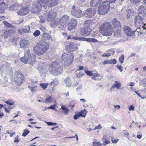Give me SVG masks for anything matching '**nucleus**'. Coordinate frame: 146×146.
<instances>
[{
	"instance_id": "1",
	"label": "nucleus",
	"mask_w": 146,
	"mask_h": 146,
	"mask_svg": "<svg viewBox=\"0 0 146 146\" xmlns=\"http://www.w3.org/2000/svg\"><path fill=\"white\" fill-rule=\"evenodd\" d=\"M112 24L113 27V29L111 23L109 22H105L100 26V32L103 35L110 36L111 35L113 31L114 32L119 33L121 30V25L120 23L116 19H113Z\"/></svg>"
},
{
	"instance_id": "2",
	"label": "nucleus",
	"mask_w": 146,
	"mask_h": 146,
	"mask_svg": "<svg viewBox=\"0 0 146 146\" xmlns=\"http://www.w3.org/2000/svg\"><path fill=\"white\" fill-rule=\"evenodd\" d=\"M49 47V43L44 41H41L35 46L33 51L36 54L41 55L45 53Z\"/></svg>"
},
{
	"instance_id": "3",
	"label": "nucleus",
	"mask_w": 146,
	"mask_h": 146,
	"mask_svg": "<svg viewBox=\"0 0 146 146\" xmlns=\"http://www.w3.org/2000/svg\"><path fill=\"white\" fill-rule=\"evenodd\" d=\"M142 17L140 15L136 16L135 19V26L138 27L136 29H139L140 31L139 34L141 35H143L146 32V24H143V19Z\"/></svg>"
},
{
	"instance_id": "4",
	"label": "nucleus",
	"mask_w": 146,
	"mask_h": 146,
	"mask_svg": "<svg viewBox=\"0 0 146 146\" xmlns=\"http://www.w3.org/2000/svg\"><path fill=\"white\" fill-rule=\"evenodd\" d=\"M48 70L52 74L58 75L63 72V68L57 62H53L49 66Z\"/></svg>"
},
{
	"instance_id": "5",
	"label": "nucleus",
	"mask_w": 146,
	"mask_h": 146,
	"mask_svg": "<svg viewBox=\"0 0 146 146\" xmlns=\"http://www.w3.org/2000/svg\"><path fill=\"white\" fill-rule=\"evenodd\" d=\"M35 56L30 54V50L28 49L25 52L24 56L21 57L20 60L25 64L28 62L29 64H32L35 61Z\"/></svg>"
},
{
	"instance_id": "6",
	"label": "nucleus",
	"mask_w": 146,
	"mask_h": 146,
	"mask_svg": "<svg viewBox=\"0 0 146 146\" xmlns=\"http://www.w3.org/2000/svg\"><path fill=\"white\" fill-rule=\"evenodd\" d=\"M98 9V14L104 15L107 14L110 9V5L109 3L107 1H104L100 3Z\"/></svg>"
},
{
	"instance_id": "7",
	"label": "nucleus",
	"mask_w": 146,
	"mask_h": 146,
	"mask_svg": "<svg viewBox=\"0 0 146 146\" xmlns=\"http://www.w3.org/2000/svg\"><path fill=\"white\" fill-rule=\"evenodd\" d=\"M139 29H136L135 31H132L128 26H125L123 28V30L126 35L129 36H134L135 35L140 36L139 31Z\"/></svg>"
},
{
	"instance_id": "8",
	"label": "nucleus",
	"mask_w": 146,
	"mask_h": 146,
	"mask_svg": "<svg viewBox=\"0 0 146 146\" xmlns=\"http://www.w3.org/2000/svg\"><path fill=\"white\" fill-rule=\"evenodd\" d=\"M70 17L66 15H64L59 19L58 28L62 30L66 26L69 20Z\"/></svg>"
},
{
	"instance_id": "9",
	"label": "nucleus",
	"mask_w": 146,
	"mask_h": 146,
	"mask_svg": "<svg viewBox=\"0 0 146 146\" xmlns=\"http://www.w3.org/2000/svg\"><path fill=\"white\" fill-rule=\"evenodd\" d=\"M85 72L87 75L90 76H92V78L96 81H99L102 78L100 75L97 73V71L91 72L85 70Z\"/></svg>"
},
{
	"instance_id": "10",
	"label": "nucleus",
	"mask_w": 146,
	"mask_h": 146,
	"mask_svg": "<svg viewBox=\"0 0 146 146\" xmlns=\"http://www.w3.org/2000/svg\"><path fill=\"white\" fill-rule=\"evenodd\" d=\"M72 15L77 18H80L83 16L82 11L78 9H76L75 6H73L71 10Z\"/></svg>"
},
{
	"instance_id": "11",
	"label": "nucleus",
	"mask_w": 146,
	"mask_h": 146,
	"mask_svg": "<svg viewBox=\"0 0 146 146\" xmlns=\"http://www.w3.org/2000/svg\"><path fill=\"white\" fill-rule=\"evenodd\" d=\"M96 10L94 8H89L86 9L84 13V16L88 18H91L96 14Z\"/></svg>"
},
{
	"instance_id": "12",
	"label": "nucleus",
	"mask_w": 146,
	"mask_h": 146,
	"mask_svg": "<svg viewBox=\"0 0 146 146\" xmlns=\"http://www.w3.org/2000/svg\"><path fill=\"white\" fill-rule=\"evenodd\" d=\"M56 12L53 11H51L46 13L44 14L46 19L50 21L54 20L56 18Z\"/></svg>"
},
{
	"instance_id": "13",
	"label": "nucleus",
	"mask_w": 146,
	"mask_h": 146,
	"mask_svg": "<svg viewBox=\"0 0 146 146\" xmlns=\"http://www.w3.org/2000/svg\"><path fill=\"white\" fill-rule=\"evenodd\" d=\"M74 56L70 53V54L64 53L62 55V59L65 62L69 64L72 63L74 60Z\"/></svg>"
},
{
	"instance_id": "14",
	"label": "nucleus",
	"mask_w": 146,
	"mask_h": 146,
	"mask_svg": "<svg viewBox=\"0 0 146 146\" xmlns=\"http://www.w3.org/2000/svg\"><path fill=\"white\" fill-rule=\"evenodd\" d=\"M30 9V7L29 6L22 7L17 11V13L19 15H25L29 13Z\"/></svg>"
},
{
	"instance_id": "15",
	"label": "nucleus",
	"mask_w": 146,
	"mask_h": 146,
	"mask_svg": "<svg viewBox=\"0 0 146 146\" xmlns=\"http://www.w3.org/2000/svg\"><path fill=\"white\" fill-rule=\"evenodd\" d=\"M72 39L74 40L86 41L88 42H98V41L94 38H85L81 36L74 37L72 38Z\"/></svg>"
},
{
	"instance_id": "16",
	"label": "nucleus",
	"mask_w": 146,
	"mask_h": 146,
	"mask_svg": "<svg viewBox=\"0 0 146 146\" xmlns=\"http://www.w3.org/2000/svg\"><path fill=\"white\" fill-rule=\"evenodd\" d=\"M37 69L41 74L43 76L45 75V74L48 72L47 66L43 63H40Z\"/></svg>"
},
{
	"instance_id": "17",
	"label": "nucleus",
	"mask_w": 146,
	"mask_h": 146,
	"mask_svg": "<svg viewBox=\"0 0 146 146\" xmlns=\"http://www.w3.org/2000/svg\"><path fill=\"white\" fill-rule=\"evenodd\" d=\"M42 7V6L38 3L33 4L32 5L31 9V12L35 14L39 13L41 11Z\"/></svg>"
},
{
	"instance_id": "18",
	"label": "nucleus",
	"mask_w": 146,
	"mask_h": 146,
	"mask_svg": "<svg viewBox=\"0 0 146 146\" xmlns=\"http://www.w3.org/2000/svg\"><path fill=\"white\" fill-rule=\"evenodd\" d=\"M92 29L90 28H84L80 29V34L82 36H87L90 34Z\"/></svg>"
},
{
	"instance_id": "19",
	"label": "nucleus",
	"mask_w": 146,
	"mask_h": 146,
	"mask_svg": "<svg viewBox=\"0 0 146 146\" xmlns=\"http://www.w3.org/2000/svg\"><path fill=\"white\" fill-rule=\"evenodd\" d=\"M24 77L23 75L21 74H16V76L14 78V81L17 85H20L22 83L24 80Z\"/></svg>"
},
{
	"instance_id": "20",
	"label": "nucleus",
	"mask_w": 146,
	"mask_h": 146,
	"mask_svg": "<svg viewBox=\"0 0 146 146\" xmlns=\"http://www.w3.org/2000/svg\"><path fill=\"white\" fill-rule=\"evenodd\" d=\"M66 48L67 50L69 52H73L78 49L77 44L73 42H70Z\"/></svg>"
},
{
	"instance_id": "21",
	"label": "nucleus",
	"mask_w": 146,
	"mask_h": 146,
	"mask_svg": "<svg viewBox=\"0 0 146 146\" xmlns=\"http://www.w3.org/2000/svg\"><path fill=\"white\" fill-rule=\"evenodd\" d=\"M138 14L144 18V16H146V10L145 7L142 5H140L138 8Z\"/></svg>"
},
{
	"instance_id": "22",
	"label": "nucleus",
	"mask_w": 146,
	"mask_h": 146,
	"mask_svg": "<svg viewBox=\"0 0 146 146\" xmlns=\"http://www.w3.org/2000/svg\"><path fill=\"white\" fill-rule=\"evenodd\" d=\"M30 26H23L19 29L18 33L21 34L23 33H29L30 32Z\"/></svg>"
},
{
	"instance_id": "23",
	"label": "nucleus",
	"mask_w": 146,
	"mask_h": 146,
	"mask_svg": "<svg viewBox=\"0 0 146 146\" xmlns=\"http://www.w3.org/2000/svg\"><path fill=\"white\" fill-rule=\"evenodd\" d=\"M77 21L75 19H71L68 24V29L69 30L71 31L75 28L76 26Z\"/></svg>"
},
{
	"instance_id": "24",
	"label": "nucleus",
	"mask_w": 146,
	"mask_h": 146,
	"mask_svg": "<svg viewBox=\"0 0 146 146\" xmlns=\"http://www.w3.org/2000/svg\"><path fill=\"white\" fill-rule=\"evenodd\" d=\"M37 81L31 80V83L28 86V88L33 92L37 91L36 87Z\"/></svg>"
},
{
	"instance_id": "25",
	"label": "nucleus",
	"mask_w": 146,
	"mask_h": 146,
	"mask_svg": "<svg viewBox=\"0 0 146 146\" xmlns=\"http://www.w3.org/2000/svg\"><path fill=\"white\" fill-rule=\"evenodd\" d=\"M29 44V42L27 40L23 39L20 41V44L21 48H26Z\"/></svg>"
},
{
	"instance_id": "26",
	"label": "nucleus",
	"mask_w": 146,
	"mask_h": 146,
	"mask_svg": "<svg viewBox=\"0 0 146 146\" xmlns=\"http://www.w3.org/2000/svg\"><path fill=\"white\" fill-rule=\"evenodd\" d=\"M6 9V5L3 2V0H0V13H3Z\"/></svg>"
},
{
	"instance_id": "27",
	"label": "nucleus",
	"mask_w": 146,
	"mask_h": 146,
	"mask_svg": "<svg viewBox=\"0 0 146 146\" xmlns=\"http://www.w3.org/2000/svg\"><path fill=\"white\" fill-rule=\"evenodd\" d=\"M38 3L44 8L46 7L49 0H37Z\"/></svg>"
},
{
	"instance_id": "28",
	"label": "nucleus",
	"mask_w": 146,
	"mask_h": 146,
	"mask_svg": "<svg viewBox=\"0 0 146 146\" xmlns=\"http://www.w3.org/2000/svg\"><path fill=\"white\" fill-rule=\"evenodd\" d=\"M58 0H49L47 5L52 7L54 6L58 3Z\"/></svg>"
},
{
	"instance_id": "29",
	"label": "nucleus",
	"mask_w": 146,
	"mask_h": 146,
	"mask_svg": "<svg viewBox=\"0 0 146 146\" xmlns=\"http://www.w3.org/2000/svg\"><path fill=\"white\" fill-rule=\"evenodd\" d=\"M12 32V30H7L4 32L3 36L5 38H7L11 36Z\"/></svg>"
},
{
	"instance_id": "30",
	"label": "nucleus",
	"mask_w": 146,
	"mask_h": 146,
	"mask_svg": "<svg viewBox=\"0 0 146 146\" xmlns=\"http://www.w3.org/2000/svg\"><path fill=\"white\" fill-rule=\"evenodd\" d=\"M102 1V0H92L90 3V5L91 6L96 7L98 6L99 3Z\"/></svg>"
},
{
	"instance_id": "31",
	"label": "nucleus",
	"mask_w": 146,
	"mask_h": 146,
	"mask_svg": "<svg viewBox=\"0 0 146 146\" xmlns=\"http://www.w3.org/2000/svg\"><path fill=\"white\" fill-rule=\"evenodd\" d=\"M115 83L113 84L112 86V88H117V89H120L121 86V82L118 81H115Z\"/></svg>"
},
{
	"instance_id": "32",
	"label": "nucleus",
	"mask_w": 146,
	"mask_h": 146,
	"mask_svg": "<svg viewBox=\"0 0 146 146\" xmlns=\"http://www.w3.org/2000/svg\"><path fill=\"white\" fill-rule=\"evenodd\" d=\"M92 25L93 22L90 20H86L84 23V25L86 28H90V27Z\"/></svg>"
},
{
	"instance_id": "33",
	"label": "nucleus",
	"mask_w": 146,
	"mask_h": 146,
	"mask_svg": "<svg viewBox=\"0 0 146 146\" xmlns=\"http://www.w3.org/2000/svg\"><path fill=\"white\" fill-rule=\"evenodd\" d=\"M64 82L66 87H71L72 84L71 82L70 79L69 78H66L64 80Z\"/></svg>"
},
{
	"instance_id": "34",
	"label": "nucleus",
	"mask_w": 146,
	"mask_h": 146,
	"mask_svg": "<svg viewBox=\"0 0 146 146\" xmlns=\"http://www.w3.org/2000/svg\"><path fill=\"white\" fill-rule=\"evenodd\" d=\"M53 101V99L51 96L47 97L46 99L44 100L43 102L46 104H50Z\"/></svg>"
},
{
	"instance_id": "35",
	"label": "nucleus",
	"mask_w": 146,
	"mask_h": 146,
	"mask_svg": "<svg viewBox=\"0 0 146 146\" xmlns=\"http://www.w3.org/2000/svg\"><path fill=\"white\" fill-rule=\"evenodd\" d=\"M133 15V11L131 9H128L127 10V18L131 17Z\"/></svg>"
},
{
	"instance_id": "36",
	"label": "nucleus",
	"mask_w": 146,
	"mask_h": 146,
	"mask_svg": "<svg viewBox=\"0 0 146 146\" xmlns=\"http://www.w3.org/2000/svg\"><path fill=\"white\" fill-rule=\"evenodd\" d=\"M61 108L63 110L64 113L65 115L68 114L69 110L67 107L64 105H62Z\"/></svg>"
},
{
	"instance_id": "37",
	"label": "nucleus",
	"mask_w": 146,
	"mask_h": 146,
	"mask_svg": "<svg viewBox=\"0 0 146 146\" xmlns=\"http://www.w3.org/2000/svg\"><path fill=\"white\" fill-rule=\"evenodd\" d=\"M59 19L58 20H56L51 23L50 25L52 27H54L56 26L59 24Z\"/></svg>"
},
{
	"instance_id": "38",
	"label": "nucleus",
	"mask_w": 146,
	"mask_h": 146,
	"mask_svg": "<svg viewBox=\"0 0 146 146\" xmlns=\"http://www.w3.org/2000/svg\"><path fill=\"white\" fill-rule=\"evenodd\" d=\"M18 8V5L17 4H14L9 7V9L11 11L17 10Z\"/></svg>"
},
{
	"instance_id": "39",
	"label": "nucleus",
	"mask_w": 146,
	"mask_h": 146,
	"mask_svg": "<svg viewBox=\"0 0 146 146\" xmlns=\"http://www.w3.org/2000/svg\"><path fill=\"white\" fill-rule=\"evenodd\" d=\"M3 22L5 27H12V25L8 23L7 21H3Z\"/></svg>"
},
{
	"instance_id": "40",
	"label": "nucleus",
	"mask_w": 146,
	"mask_h": 146,
	"mask_svg": "<svg viewBox=\"0 0 146 146\" xmlns=\"http://www.w3.org/2000/svg\"><path fill=\"white\" fill-rule=\"evenodd\" d=\"M87 111L85 110H82L79 113L80 114V116L85 117L87 113Z\"/></svg>"
},
{
	"instance_id": "41",
	"label": "nucleus",
	"mask_w": 146,
	"mask_h": 146,
	"mask_svg": "<svg viewBox=\"0 0 146 146\" xmlns=\"http://www.w3.org/2000/svg\"><path fill=\"white\" fill-rule=\"evenodd\" d=\"M48 85V84L46 83H42L40 84L41 87L44 90L45 89L47 88Z\"/></svg>"
},
{
	"instance_id": "42",
	"label": "nucleus",
	"mask_w": 146,
	"mask_h": 146,
	"mask_svg": "<svg viewBox=\"0 0 146 146\" xmlns=\"http://www.w3.org/2000/svg\"><path fill=\"white\" fill-rule=\"evenodd\" d=\"M102 144L100 142L94 141L93 142L92 146H102Z\"/></svg>"
},
{
	"instance_id": "43",
	"label": "nucleus",
	"mask_w": 146,
	"mask_h": 146,
	"mask_svg": "<svg viewBox=\"0 0 146 146\" xmlns=\"http://www.w3.org/2000/svg\"><path fill=\"white\" fill-rule=\"evenodd\" d=\"M29 131L25 129H24V130L23 133L22 135V136L23 137H25L28 134H29Z\"/></svg>"
},
{
	"instance_id": "44",
	"label": "nucleus",
	"mask_w": 146,
	"mask_h": 146,
	"mask_svg": "<svg viewBox=\"0 0 146 146\" xmlns=\"http://www.w3.org/2000/svg\"><path fill=\"white\" fill-rule=\"evenodd\" d=\"M39 18H40V22L41 23H44L45 21V19H46L45 18V17H43V16H39Z\"/></svg>"
},
{
	"instance_id": "45",
	"label": "nucleus",
	"mask_w": 146,
	"mask_h": 146,
	"mask_svg": "<svg viewBox=\"0 0 146 146\" xmlns=\"http://www.w3.org/2000/svg\"><path fill=\"white\" fill-rule=\"evenodd\" d=\"M40 34V32L38 30H36L33 33V35L35 36H38Z\"/></svg>"
},
{
	"instance_id": "46",
	"label": "nucleus",
	"mask_w": 146,
	"mask_h": 146,
	"mask_svg": "<svg viewBox=\"0 0 146 146\" xmlns=\"http://www.w3.org/2000/svg\"><path fill=\"white\" fill-rule=\"evenodd\" d=\"M5 103L9 106L13 105L14 104L13 102L10 100H8Z\"/></svg>"
},
{
	"instance_id": "47",
	"label": "nucleus",
	"mask_w": 146,
	"mask_h": 146,
	"mask_svg": "<svg viewBox=\"0 0 146 146\" xmlns=\"http://www.w3.org/2000/svg\"><path fill=\"white\" fill-rule=\"evenodd\" d=\"M110 64H115L116 63V60L115 59H111L109 60Z\"/></svg>"
},
{
	"instance_id": "48",
	"label": "nucleus",
	"mask_w": 146,
	"mask_h": 146,
	"mask_svg": "<svg viewBox=\"0 0 146 146\" xmlns=\"http://www.w3.org/2000/svg\"><path fill=\"white\" fill-rule=\"evenodd\" d=\"M45 123L49 126H54L57 125V123H52L51 122H45Z\"/></svg>"
},
{
	"instance_id": "49",
	"label": "nucleus",
	"mask_w": 146,
	"mask_h": 146,
	"mask_svg": "<svg viewBox=\"0 0 146 146\" xmlns=\"http://www.w3.org/2000/svg\"><path fill=\"white\" fill-rule=\"evenodd\" d=\"M103 143L102 144V145H107L109 143H110V141L109 139H108L107 140H105L104 141H103Z\"/></svg>"
},
{
	"instance_id": "50",
	"label": "nucleus",
	"mask_w": 146,
	"mask_h": 146,
	"mask_svg": "<svg viewBox=\"0 0 146 146\" xmlns=\"http://www.w3.org/2000/svg\"><path fill=\"white\" fill-rule=\"evenodd\" d=\"M119 61L121 62V64H122L123 63V61L124 60V57L123 55L121 56L119 58Z\"/></svg>"
},
{
	"instance_id": "51",
	"label": "nucleus",
	"mask_w": 146,
	"mask_h": 146,
	"mask_svg": "<svg viewBox=\"0 0 146 146\" xmlns=\"http://www.w3.org/2000/svg\"><path fill=\"white\" fill-rule=\"evenodd\" d=\"M56 107H57V106L56 104H54L51 106L50 107H48L47 108L48 109L55 110L56 109L55 108Z\"/></svg>"
},
{
	"instance_id": "52",
	"label": "nucleus",
	"mask_w": 146,
	"mask_h": 146,
	"mask_svg": "<svg viewBox=\"0 0 146 146\" xmlns=\"http://www.w3.org/2000/svg\"><path fill=\"white\" fill-rule=\"evenodd\" d=\"M52 83L54 86L57 85L58 84V80L56 79H54Z\"/></svg>"
},
{
	"instance_id": "53",
	"label": "nucleus",
	"mask_w": 146,
	"mask_h": 146,
	"mask_svg": "<svg viewBox=\"0 0 146 146\" xmlns=\"http://www.w3.org/2000/svg\"><path fill=\"white\" fill-rule=\"evenodd\" d=\"M131 3H139L141 0H130Z\"/></svg>"
},
{
	"instance_id": "54",
	"label": "nucleus",
	"mask_w": 146,
	"mask_h": 146,
	"mask_svg": "<svg viewBox=\"0 0 146 146\" xmlns=\"http://www.w3.org/2000/svg\"><path fill=\"white\" fill-rule=\"evenodd\" d=\"M137 138L139 139H140L142 137V135L140 131H138L137 132Z\"/></svg>"
},
{
	"instance_id": "55",
	"label": "nucleus",
	"mask_w": 146,
	"mask_h": 146,
	"mask_svg": "<svg viewBox=\"0 0 146 146\" xmlns=\"http://www.w3.org/2000/svg\"><path fill=\"white\" fill-rule=\"evenodd\" d=\"M102 126L100 124L96 126L95 128L93 129L94 130H95L96 129H100L102 128Z\"/></svg>"
},
{
	"instance_id": "56",
	"label": "nucleus",
	"mask_w": 146,
	"mask_h": 146,
	"mask_svg": "<svg viewBox=\"0 0 146 146\" xmlns=\"http://www.w3.org/2000/svg\"><path fill=\"white\" fill-rule=\"evenodd\" d=\"M80 115L79 113L76 114L74 116V119H75L76 120L77 119L80 117Z\"/></svg>"
},
{
	"instance_id": "57",
	"label": "nucleus",
	"mask_w": 146,
	"mask_h": 146,
	"mask_svg": "<svg viewBox=\"0 0 146 146\" xmlns=\"http://www.w3.org/2000/svg\"><path fill=\"white\" fill-rule=\"evenodd\" d=\"M43 36L44 37L45 36H47L48 38H49V39H50L52 38V36L51 35H48L47 33H44V34L43 35Z\"/></svg>"
},
{
	"instance_id": "58",
	"label": "nucleus",
	"mask_w": 146,
	"mask_h": 146,
	"mask_svg": "<svg viewBox=\"0 0 146 146\" xmlns=\"http://www.w3.org/2000/svg\"><path fill=\"white\" fill-rule=\"evenodd\" d=\"M129 110L130 111H134L135 110V107L132 105L130 106L129 108Z\"/></svg>"
},
{
	"instance_id": "59",
	"label": "nucleus",
	"mask_w": 146,
	"mask_h": 146,
	"mask_svg": "<svg viewBox=\"0 0 146 146\" xmlns=\"http://www.w3.org/2000/svg\"><path fill=\"white\" fill-rule=\"evenodd\" d=\"M18 138L19 136L18 135H17L14 138V142H17V143H18L19 141Z\"/></svg>"
},
{
	"instance_id": "60",
	"label": "nucleus",
	"mask_w": 146,
	"mask_h": 146,
	"mask_svg": "<svg viewBox=\"0 0 146 146\" xmlns=\"http://www.w3.org/2000/svg\"><path fill=\"white\" fill-rule=\"evenodd\" d=\"M111 55V54L110 53H107L104 54L102 55V56L103 57H107Z\"/></svg>"
},
{
	"instance_id": "61",
	"label": "nucleus",
	"mask_w": 146,
	"mask_h": 146,
	"mask_svg": "<svg viewBox=\"0 0 146 146\" xmlns=\"http://www.w3.org/2000/svg\"><path fill=\"white\" fill-rule=\"evenodd\" d=\"M117 68L120 70L121 72L122 71V67L121 66L119 65H117Z\"/></svg>"
},
{
	"instance_id": "62",
	"label": "nucleus",
	"mask_w": 146,
	"mask_h": 146,
	"mask_svg": "<svg viewBox=\"0 0 146 146\" xmlns=\"http://www.w3.org/2000/svg\"><path fill=\"white\" fill-rule=\"evenodd\" d=\"M101 63H102L103 64H110L109 60H105L103 62H102Z\"/></svg>"
},
{
	"instance_id": "63",
	"label": "nucleus",
	"mask_w": 146,
	"mask_h": 146,
	"mask_svg": "<svg viewBox=\"0 0 146 146\" xmlns=\"http://www.w3.org/2000/svg\"><path fill=\"white\" fill-rule=\"evenodd\" d=\"M107 139H108L107 136L106 135H104L102 139V141H103Z\"/></svg>"
},
{
	"instance_id": "64",
	"label": "nucleus",
	"mask_w": 146,
	"mask_h": 146,
	"mask_svg": "<svg viewBox=\"0 0 146 146\" xmlns=\"http://www.w3.org/2000/svg\"><path fill=\"white\" fill-rule=\"evenodd\" d=\"M82 88V85L81 84H80V85H79L78 87L77 88H76V90L78 91H80L81 90Z\"/></svg>"
}]
</instances>
